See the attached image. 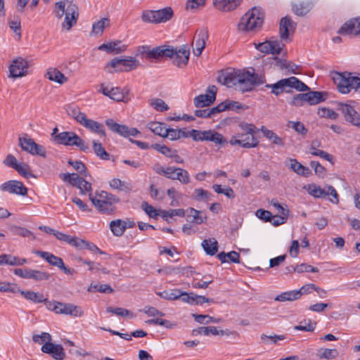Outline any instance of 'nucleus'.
I'll list each match as a JSON object with an SVG mask.
<instances>
[{
  "instance_id": "obj_1",
  "label": "nucleus",
  "mask_w": 360,
  "mask_h": 360,
  "mask_svg": "<svg viewBox=\"0 0 360 360\" xmlns=\"http://www.w3.org/2000/svg\"><path fill=\"white\" fill-rule=\"evenodd\" d=\"M217 80L221 84L241 92L250 91L255 86L266 82L264 75L255 73L254 68H251V71L238 70L221 73L218 76Z\"/></svg>"
},
{
  "instance_id": "obj_2",
  "label": "nucleus",
  "mask_w": 360,
  "mask_h": 360,
  "mask_svg": "<svg viewBox=\"0 0 360 360\" xmlns=\"http://www.w3.org/2000/svg\"><path fill=\"white\" fill-rule=\"evenodd\" d=\"M238 127L241 129V132L231 137L229 141L230 144L233 146L238 145L245 148L257 147L259 141L254 135L256 131V127L252 124L245 122H240Z\"/></svg>"
},
{
  "instance_id": "obj_3",
  "label": "nucleus",
  "mask_w": 360,
  "mask_h": 360,
  "mask_svg": "<svg viewBox=\"0 0 360 360\" xmlns=\"http://www.w3.org/2000/svg\"><path fill=\"white\" fill-rule=\"evenodd\" d=\"M265 87L271 89V93L276 96H278L283 92L290 93L292 89H295L299 91H307L309 90V87L307 84L295 77L280 79L274 84H266Z\"/></svg>"
},
{
  "instance_id": "obj_4",
  "label": "nucleus",
  "mask_w": 360,
  "mask_h": 360,
  "mask_svg": "<svg viewBox=\"0 0 360 360\" xmlns=\"http://www.w3.org/2000/svg\"><path fill=\"white\" fill-rule=\"evenodd\" d=\"M330 76L340 93L348 94L352 89L360 91V77H352L351 73L347 72H332Z\"/></svg>"
},
{
  "instance_id": "obj_5",
  "label": "nucleus",
  "mask_w": 360,
  "mask_h": 360,
  "mask_svg": "<svg viewBox=\"0 0 360 360\" xmlns=\"http://www.w3.org/2000/svg\"><path fill=\"white\" fill-rule=\"evenodd\" d=\"M263 20V12L260 9L253 7L241 18L238 27L241 31L256 32L262 27Z\"/></svg>"
},
{
  "instance_id": "obj_6",
  "label": "nucleus",
  "mask_w": 360,
  "mask_h": 360,
  "mask_svg": "<svg viewBox=\"0 0 360 360\" xmlns=\"http://www.w3.org/2000/svg\"><path fill=\"white\" fill-rule=\"evenodd\" d=\"M153 170L157 174L162 175L168 179L172 180H178L182 184H188L190 182V176L188 171L180 167H163L159 164H157L153 167Z\"/></svg>"
},
{
  "instance_id": "obj_7",
  "label": "nucleus",
  "mask_w": 360,
  "mask_h": 360,
  "mask_svg": "<svg viewBox=\"0 0 360 360\" xmlns=\"http://www.w3.org/2000/svg\"><path fill=\"white\" fill-rule=\"evenodd\" d=\"M307 193L315 198H326L327 196H332L329 200L333 204H338L339 195L335 188L327 185L324 188L315 184H310L304 187Z\"/></svg>"
},
{
  "instance_id": "obj_8",
  "label": "nucleus",
  "mask_w": 360,
  "mask_h": 360,
  "mask_svg": "<svg viewBox=\"0 0 360 360\" xmlns=\"http://www.w3.org/2000/svg\"><path fill=\"white\" fill-rule=\"evenodd\" d=\"M328 94L325 91H309L295 96L290 103L295 106H302L305 103L309 105H316L326 100Z\"/></svg>"
},
{
  "instance_id": "obj_9",
  "label": "nucleus",
  "mask_w": 360,
  "mask_h": 360,
  "mask_svg": "<svg viewBox=\"0 0 360 360\" xmlns=\"http://www.w3.org/2000/svg\"><path fill=\"white\" fill-rule=\"evenodd\" d=\"M55 141L58 144L65 146H75L82 151L89 152L88 144L73 131H63L55 136Z\"/></svg>"
},
{
  "instance_id": "obj_10",
  "label": "nucleus",
  "mask_w": 360,
  "mask_h": 360,
  "mask_svg": "<svg viewBox=\"0 0 360 360\" xmlns=\"http://www.w3.org/2000/svg\"><path fill=\"white\" fill-rule=\"evenodd\" d=\"M174 15L171 7H165L157 11H146L141 15L143 22L150 23H161L169 20Z\"/></svg>"
},
{
  "instance_id": "obj_11",
  "label": "nucleus",
  "mask_w": 360,
  "mask_h": 360,
  "mask_svg": "<svg viewBox=\"0 0 360 360\" xmlns=\"http://www.w3.org/2000/svg\"><path fill=\"white\" fill-rule=\"evenodd\" d=\"M34 254L45 259L50 265L54 266L62 270L65 274L72 275L75 273L74 269L67 267L62 258L57 257L49 252L36 250Z\"/></svg>"
},
{
  "instance_id": "obj_12",
  "label": "nucleus",
  "mask_w": 360,
  "mask_h": 360,
  "mask_svg": "<svg viewBox=\"0 0 360 360\" xmlns=\"http://www.w3.org/2000/svg\"><path fill=\"white\" fill-rule=\"evenodd\" d=\"M208 30L205 27H201L195 31L193 39L192 44L193 53L196 56H200L206 46V41L208 40Z\"/></svg>"
},
{
  "instance_id": "obj_13",
  "label": "nucleus",
  "mask_w": 360,
  "mask_h": 360,
  "mask_svg": "<svg viewBox=\"0 0 360 360\" xmlns=\"http://www.w3.org/2000/svg\"><path fill=\"white\" fill-rule=\"evenodd\" d=\"M217 91V89L214 85L209 86L205 94H200L194 98V105L196 108L210 106L216 99Z\"/></svg>"
},
{
  "instance_id": "obj_14",
  "label": "nucleus",
  "mask_w": 360,
  "mask_h": 360,
  "mask_svg": "<svg viewBox=\"0 0 360 360\" xmlns=\"http://www.w3.org/2000/svg\"><path fill=\"white\" fill-rule=\"evenodd\" d=\"M105 124L112 131L124 137L136 136L140 134L136 128H129L126 125L120 124L112 119L106 120Z\"/></svg>"
},
{
  "instance_id": "obj_15",
  "label": "nucleus",
  "mask_w": 360,
  "mask_h": 360,
  "mask_svg": "<svg viewBox=\"0 0 360 360\" xmlns=\"http://www.w3.org/2000/svg\"><path fill=\"white\" fill-rule=\"evenodd\" d=\"M19 144L23 150L32 155H38L46 158L45 148L42 146L35 143L33 139L26 137L19 138Z\"/></svg>"
},
{
  "instance_id": "obj_16",
  "label": "nucleus",
  "mask_w": 360,
  "mask_h": 360,
  "mask_svg": "<svg viewBox=\"0 0 360 360\" xmlns=\"http://www.w3.org/2000/svg\"><path fill=\"white\" fill-rule=\"evenodd\" d=\"M174 53L170 57L173 58V64L179 68H184L188 64L190 50L188 45H183L179 50L173 49Z\"/></svg>"
},
{
  "instance_id": "obj_17",
  "label": "nucleus",
  "mask_w": 360,
  "mask_h": 360,
  "mask_svg": "<svg viewBox=\"0 0 360 360\" xmlns=\"http://www.w3.org/2000/svg\"><path fill=\"white\" fill-rule=\"evenodd\" d=\"M41 349L42 352L51 355L55 360H64L66 356L64 348L61 345L45 342Z\"/></svg>"
},
{
  "instance_id": "obj_18",
  "label": "nucleus",
  "mask_w": 360,
  "mask_h": 360,
  "mask_svg": "<svg viewBox=\"0 0 360 360\" xmlns=\"http://www.w3.org/2000/svg\"><path fill=\"white\" fill-rule=\"evenodd\" d=\"M339 105V110L344 115L345 120L354 126L360 127V115L354 107L346 103H340Z\"/></svg>"
},
{
  "instance_id": "obj_19",
  "label": "nucleus",
  "mask_w": 360,
  "mask_h": 360,
  "mask_svg": "<svg viewBox=\"0 0 360 360\" xmlns=\"http://www.w3.org/2000/svg\"><path fill=\"white\" fill-rule=\"evenodd\" d=\"M179 300L189 304L202 305L206 302H212L213 300L193 292H186L179 290Z\"/></svg>"
},
{
  "instance_id": "obj_20",
  "label": "nucleus",
  "mask_w": 360,
  "mask_h": 360,
  "mask_svg": "<svg viewBox=\"0 0 360 360\" xmlns=\"http://www.w3.org/2000/svg\"><path fill=\"white\" fill-rule=\"evenodd\" d=\"M297 27V23L290 17L285 16L281 19L279 24V34L282 40L286 41L290 34H293Z\"/></svg>"
},
{
  "instance_id": "obj_21",
  "label": "nucleus",
  "mask_w": 360,
  "mask_h": 360,
  "mask_svg": "<svg viewBox=\"0 0 360 360\" xmlns=\"http://www.w3.org/2000/svg\"><path fill=\"white\" fill-rule=\"evenodd\" d=\"M0 189L2 191H6L10 193L26 195L27 194V188L23 184L19 181L10 180L7 182L2 184L0 186Z\"/></svg>"
},
{
  "instance_id": "obj_22",
  "label": "nucleus",
  "mask_w": 360,
  "mask_h": 360,
  "mask_svg": "<svg viewBox=\"0 0 360 360\" xmlns=\"http://www.w3.org/2000/svg\"><path fill=\"white\" fill-rule=\"evenodd\" d=\"M340 34H353L355 36L360 34V17L352 18L345 22L338 30Z\"/></svg>"
},
{
  "instance_id": "obj_23",
  "label": "nucleus",
  "mask_w": 360,
  "mask_h": 360,
  "mask_svg": "<svg viewBox=\"0 0 360 360\" xmlns=\"http://www.w3.org/2000/svg\"><path fill=\"white\" fill-rule=\"evenodd\" d=\"M283 46L284 44L283 43L275 40L265 41L264 42L259 43L256 46V48L262 53L278 55L281 52Z\"/></svg>"
},
{
  "instance_id": "obj_24",
  "label": "nucleus",
  "mask_w": 360,
  "mask_h": 360,
  "mask_svg": "<svg viewBox=\"0 0 360 360\" xmlns=\"http://www.w3.org/2000/svg\"><path fill=\"white\" fill-rule=\"evenodd\" d=\"M27 70V62L22 58L15 59L9 67L11 77L17 78L25 75Z\"/></svg>"
},
{
  "instance_id": "obj_25",
  "label": "nucleus",
  "mask_w": 360,
  "mask_h": 360,
  "mask_svg": "<svg viewBox=\"0 0 360 360\" xmlns=\"http://www.w3.org/2000/svg\"><path fill=\"white\" fill-rule=\"evenodd\" d=\"M79 16L78 8L76 4L67 6L65 21L62 24L63 28L69 30L76 24Z\"/></svg>"
},
{
  "instance_id": "obj_26",
  "label": "nucleus",
  "mask_w": 360,
  "mask_h": 360,
  "mask_svg": "<svg viewBox=\"0 0 360 360\" xmlns=\"http://www.w3.org/2000/svg\"><path fill=\"white\" fill-rule=\"evenodd\" d=\"M127 46L122 44L121 41L117 40L102 44L98 48L100 51H103L108 53H121L127 49Z\"/></svg>"
},
{
  "instance_id": "obj_27",
  "label": "nucleus",
  "mask_w": 360,
  "mask_h": 360,
  "mask_svg": "<svg viewBox=\"0 0 360 360\" xmlns=\"http://www.w3.org/2000/svg\"><path fill=\"white\" fill-rule=\"evenodd\" d=\"M186 212V220L188 223L202 224L207 221V217L203 211L197 210L193 207H189Z\"/></svg>"
},
{
  "instance_id": "obj_28",
  "label": "nucleus",
  "mask_w": 360,
  "mask_h": 360,
  "mask_svg": "<svg viewBox=\"0 0 360 360\" xmlns=\"http://www.w3.org/2000/svg\"><path fill=\"white\" fill-rule=\"evenodd\" d=\"M173 52V48L169 46H160L153 49L146 53V58L148 59L155 58L158 59L160 57H171Z\"/></svg>"
},
{
  "instance_id": "obj_29",
  "label": "nucleus",
  "mask_w": 360,
  "mask_h": 360,
  "mask_svg": "<svg viewBox=\"0 0 360 360\" xmlns=\"http://www.w3.org/2000/svg\"><path fill=\"white\" fill-rule=\"evenodd\" d=\"M200 141H209L216 144H222L226 142V139L221 134L213 130L201 131Z\"/></svg>"
},
{
  "instance_id": "obj_30",
  "label": "nucleus",
  "mask_w": 360,
  "mask_h": 360,
  "mask_svg": "<svg viewBox=\"0 0 360 360\" xmlns=\"http://www.w3.org/2000/svg\"><path fill=\"white\" fill-rule=\"evenodd\" d=\"M109 197L108 200L94 205L99 212L104 214H110L115 210L114 204L117 202L119 199L115 195H110Z\"/></svg>"
},
{
  "instance_id": "obj_31",
  "label": "nucleus",
  "mask_w": 360,
  "mask_h": 360,
  "mask_svg": "<svg viewBox=\"0 0 360 360\" xmlns=\"http://www.w3.org/2000/svg\"><path fill=\"white\" fill-rule=\"evenodd\" d=\"M70 303H63L57 301H49L46 303L48 309L54 311L56 314L68 315L69 306Z\"/></svg>"
},
{
  "instance_id": "obj_32",
  "label": "nucleus",
  "mask_w": 360,
  "mask_h": 360,
  "mask_svg": "<svg viewBox=\"0 0 360 360\" xmlns=\"http://www.w3.org/2000/svg\"><path fill=\"white\" fill-rule=\"evenodd\" d=\"M81 124L94 133H98L103 137L106 136L103 126L98 122L88 119L86 117Z\"/></svg>"
},
{
  "instance_id": "obj_33",
  "label": "nucleus",
  "mask_w": 360,
  "mask_h": 360,
  "mask_svg": "<svg viewBox=\"0 0 360 360\" xmlns=\"http://www.w3.org/2000/svg\"><path fill=\"white\" fill-rule=\"evenodd\" d=\"M241 0H214V6L222 11H230L235 9Z\"/></svg>"
},
{
  "instance_id": "obj_34",
  "label": "nucleus",
  "mask_w": 360,
  "mask_h": 360,
  "mask_svg": "<svg viewBox=\"0 0 360 360\" xmlns=\"http://www.w3.org/2000/svg\"><path fill=\"white\" fill-rule=\"evenodd\" d=\"M45 77L49 80L63 84L68 81L63 73L59 71L57 68H50L47 70Z\"/></svg>"
},
{
  "instance_id": "obj_35",
  "label": "nucleus",
  "mask_w": 360,
  "mask_h": 360,
  "mask_svg": "<svg viewBox=\"0 0 360 360\" xmlns=\"http://www.w3.org/2000/svg\"><path fill=\"white\" fill-rule=\"evenodd\" d=\"M21 295L27 300L36 304L43 302L46 305V303L49 302L42 293L36 292L32 290H23L21 292Z\"/></svg>"
},
{
  "instance_id": "obj_36",
  "label": "nucleus",
  "mask_w": 360,
  "mask_h": 360,
  "mask_svg": "<svg viewBox=\"0 0 360 360\" xmlns=\"http://www.w3.org/2000/svg\"><path fill=\"white\" fill-rule=\"evenodd\" d=\"M260 131L262 132L264 136L269 141H271L274 145L280 146H283L285 145L283 139L279 137L276 133L268 129L264 126L261 127Z\"/></svg>"
},
{
  "instance_id": "obj_37",
  "label": "nucleus",
  "mask_w": 360,
  "mask_h": 360,
  "mask_svg": "<svg viewBox=\"0 0 360 360\" xmlns=\"http://www.w3.org/2000/svg\"><path fill=\"white\" fill-rule=\"evenodd\" d=\"M122 63L124 71L129 72L135 70L139 65V61L134 57H128L127 58H121V60H115L112 62V65L115 63Z\"/></svg>"
},
{
  "instance_id": "obj_38",
  "label": "nucleus",
  "mask_w": 360,
  "mask_h": 360,
  "mask_svg": "<svg viewBox=\"0 0 360 360\" xmlns=\"http://www.w3.org/2000/svg\"><path fill=\"white\" fill-rule=\"evenodd\" d=\"M311 8L312 4L310 2H299L292 4V10L295 15L304 16L310 11Z\"/></svg>"
},
{
  "instance_id": "obj_39",
  "label": "nucleus",
  "mask_w": 360,
  "mask_h": 360,
  "mask_svg": "<svg viewBox=\"0 0 360 360\" xmlns=\"http://www.w3.org/2000/svg\"><path fill=\"white\" fill-rule=\"evenodd\" d=\"M60 178L65 182L69 183L72 186L78 187L81 185L80 182L83 181V177H80L78 174L76 173H61L59 174Z\"/></svg>"
},
{
  "instance_id": "obj_40",
  "label": "nucleus",
  "mask_w": 360,
  "mask_h": 360,
  "mask_svg": "<svg viewBox=\"0 0 360 360\" xmlns=\"http://www.w3.org/2000/svg\"><path fill=\"white\" fill-rule=\"evenodd\" d=\"M202 247L209 255H214L218 251V243L214 238L205 239L202 242Z\"/></svg>"
},
{
  "instance_id": "obj_41",
  "label": "nucleus",
  "mask_w": 360,
  "mask_h": 360,
  "mask_svg": "<svg viewBox=\"0 0 360 360\" xmlns=\"http://www.w3.org/2000/svg\"><path fill=\"white\" fill-rule=\"evenodd\" d=\"M110 228L113 234L116 236H121L127 229V222L121 219L110 221Z\"/></svg>"
},
{
  "instance_id": "obj_42",
  "label": "nucleus",
  "mask_w": 360,
  "mask_h": 360,
  "mask_svg": "<svg viewBox=\"0 0 360 360\" xmlns=\"http://www.w3.org/2000/svg\"><path fill=\"white\" fill-rule=\"evenodd\" d=\"M290 168L297 174L307 177L311 174V170L297 162L295 159H290Z\"/></svg>"
},
{
  "instance_id": "obj_43",
  "label": "nucleus",
  "mask_w": 360,
  "mask_h": 360,
  "mask_svg": "<svg viewBox=\"0 0 360 360\" xmlns=\"http://www.w3.org/2000/svg\"><path fill=\"white\" fill-rule=\"evenodd\" d=\"M148 128L155 134L165 138L167 130L165 124L160 122H151L148 124Z\"/></svg>"
},
{
  "instance_id": "obj_44",
  "label": "nucleus",
  "mask_w": 360,
  "mask_h": 360,
  "mask_svg": "<svg viewBox=\"0 0 360 360\" xmlns=\"http://www.w3.org/2000/svg\"><path fill=\"white\" fill-rule=\"evenodd\" d=\"M300 297V292L297 290H291L282 292L277 295L275 298L276 301L278 302H285V301H295Z\"/></svg>"
},
{
  "instance_id": "obj_45",
  "label": "nucleus",
  "mask_w": 360,
  "mask_h": 360,
  "mask_svg": "<svg viewBox=\"0 0 360 360\" xmlns=\"http://www.w3.org/2000/svg\"><path fill=\"white\" fill-rule=\"evenodd\" d=\"M92 147L97 157L103 160L110 159V154L105 150L102 144L96 140L92 141Z\"/></svg>"
},
{
  "instance_id": "obj_46",
  "label": "nucleus",
  "mask_w": 360,
  "mask_h": 360,
  "mask_svg": "<svg viewBox=\"0 0 360 360\" xmlns=\"http://www.w3.org/2000/svg\"><path fill=\"white\" fill-rule=\"evenodd\" d=\"M165 137L169 138L172 141H176L180 138H187L188 134L186 129H172L167 128Z\"/></svg>"
},
{
  "instance_id": "obj_47",
  "label": "nucleus",
  "mask_w": 360,
  "mask_h": 360,
  "mask_svg": "<svg viewBox=\"0 0 360 360\" xmlns=\"http://www.w3.org/2000/svg\"><path fill=\"white\" fill-rule=\"evenodd\" d=\"M109 26L110 20L108 18H102L93 24L91 34H101L104 28Z\"/></svg>"
},
{
  "instance_id": "obj_48",
  "label": "nucleus",
  "mask_w": 360,
  "mask_h": 360,
  "mask_svg": "<svg viewBox=\"0 0 360 360\" xmlns=\"http://www.w3.org/2000/svg\"><path fill=\"white\" fill-rule=\"evenodd\" d=\"M8 229L14 234L22 237L32 238L35 239L34 233L26 228L18 226L15 225H9Z\"/></svg>"
},
{
  "instance_id": "obj_49",
  "label": "nucleus",
  "mask_w": 360,
  "mask_h": 360,
  "mask_svg": "<svg viewBox=\"0 0 360 360\" xmlns=\"http://www.w3.org/2000/svg\"><path fill=\"white\" fill-rule=\"evenodd\" d=\"M338 351L336 349L321 348L318 350L317 356L321 359H333L338 356Z\"/></svg>"
},
{
  "instance_id": "obj_50",
  "label": "nucleus",
  "mask_w": 360,
  "mask_h": 360,
  "mask_svg": "<svg viewBox=\"0 0 360 360\" xmlns=\"http://www.w3.org/2000/svg\"><path fill=\"white\" fill-rule=\"evenodd\" d=\"M110 186L114 189H117L119 191L125 192H129L131 190V186L130 184L122 181L120 179H112L110 181Z\"/></svg>"
},
{
  "instance_id": "obj_51",
  "label": "nucleus",
  "mask_w": 360,
  "mask_h": 360,
  "mask_svg": "<svg viewBox=\"0 0 360 360\" xmlns=\"http://www.w3.org/2000/svg\"><path fill=\"white\" fill-rule=\"evenodd\" d=\"M186 214V211L184 209L169 210H160V216L163 219L169 222L168 218H172L174 216L184 217Z\"/></svg>"
},
{
  "instance_id": "obj_52",
  "label": "nucleus",
  "mask_w": 360,
  "mask_h": 360,
  "mask_svg": "<svg viewBox=\"0 0 360 360\" xmlns=\"http://www.w3.org/2000/svg\"><path fill=\"white\" fill-rule=\"evenodd\" d=\"M106 311L108 313H112L117 316H120L122 317L129 316L131 319H134L136 317V314H134L128 309L121 307L113 308L112 307H108L106 308Z\"/></svg>"
},
{
  "instance_id": "obj_53",
  "label": "nucleus",
  "mask_w": 360,
  "mask_h": 360,
  "mask_svg": "<svg viewBox=\"0 0 360 360\" xmlns=\"http://www.w3.org/2000/svg\"><path fill=\"white\" fill-rule=\"evenodd\" d=\"M50 274L46 271L31 269L28 279H33L35 281H41L49 280Z\"/></svg>"
},
{
  "instance_id": "obj_54",
  "label": "nucleus",
  "mask_w": 360,
  "mask_h": 360,
  "mask_svg": "<svg viewBox=\"0 0 360 360\" xmlns=\"http://www.w3.org/2000/svg\"><path fill=\"white\" fill-rule=\"evenodd\" d=\"M149 104L157 111L165 112L169 110L167 104L161 98H152L149 101Z\"/></svg>"
},
{
  "instance_id": "obj_55",
  "label": "nucleus",
  "mask_w": 360,
  "mask_h": 360,
  "mask_svg": "<svg viewBox=\"0 0 360 360\" xmlns=\"http://www.w3.org/2000/svg\"><path fill=\"white\" fill-rule=\"evenodd\" d=\"M128 94V91H124L120 87H114L111 89L110 98L116 101H124Z\"/></svg>"
},
{
  "instance_id": "obj_56",
  "label": "nucleus",
  "mask_w": 360,
  "mask_h": 360,
  "mask_svg": "<svg viewBox=\"0 0 360 360\" xmlns=\"http://www.w3.org/2000/svg\"><path fill=\"white\" fill-rule=\"evenodd\" d=\"M115 60H121V58H114L110 60V62L104 67V70L108 73H113L115 72H123L124 69L122 65V63H115V66L112 65V62Z\"/></svg>"
},
{
  "instance_id": "obj_57",
  "label": "nucleus",
  "mask_w": 360,
  "mask_h": 360,
  "mask_svg": "<svg viewBox=\"0 0 360 360\" xmlns=\"http://www.w3.org/2000/svg\"><path fill=\"white\" fill-rule=\"evenodd\" d=\"M96 196H94L91 193H89V199L94 205L108 200V198H110L109 196L112 195V194L103 191L100 193L96 192Z\"/></svg>"
},
{
  "instance_id": "obj_58",
  "label": "nucleus",
  "mask_w": 360,
  "mask_h": 360,
  "mask_svg": "<svg viewBox=\"0 0 360 360\" xmlns=\"http://www.w3.org/2000/svg\"><path fill=\"white\" fill-rule=\"evenodd\" d=\"M193 335H209L210 334L217 335H218V330L215 326L208 327H199L196 329L193 330Z\"/></svg>"
},
{
  "instance_id": "obj_59",
  "label": "nucleus",
  "mask_w": 360,
  "mask_h": 360,
  "mask_svg": "<svg viewBox=\"0 0 360 360\" xmlns=\"http://www.w3.org/2000/svg\"><path fill=\"white\" fill-rule=\"evenodd\" d=\"M180 289H172L170 290H164L158 292L156 294L160 297L167 300H179V293Z\"/></svg>"
},
{
  "instance_id": "obj_60",
  "label": "nucleus",
  "mask_w": 360,
  "mask_h": 360,
  "mask_svg": "<svg viewBox=\"0 0 360 360\" xmlns=\"http://www.w3.org/2000/svg\"><path fill=\"white\" fill-rule=\"evenodd\" d=\"M194 320L201 324H208L210 323H218L220 321V319H215L209 315L196 314H193Z\"/></svg>"
},
{
  "instance_id": "obj_61",
  "label": "nucleus",
  "mask_w": 360,
  "mask_h": 360,
  "mask_svg": "<svg viewBox=\"0 0 360 360\" xmlns=\"http://www.w3.org/2000/svg\"><path fill=\"white\" fill-rule=\"evenodd\" d=\"M68 113L80 124L82 123L83 120L86 117V115L84 112H81L80 109L78 107L70 108V109L68 111Z\"/></svg>"
},
{
  "instance_id": "obj_62",
  "label": "nucleus",
  "mask_w": 360,
  "mask_h": 360,
  "mask_svg": "<svg viewBox=\"0 0 360 360\" xmlns=\"http://www.w3.org/2000/svg\"><path fill=\"white\" fill-rule=\"evenodd\" d=\"M68 163L73 167V168L83 176H87L88 173L86 169L85 165L81 161H73L69 160Z\"/></svg>"
},
{
  "instance_id": "obj_63",
  "label": "nucleus",
  "mask_w": 360,
  "mask_h": 360,
  "mask_svg": "<svg viewBox=\"0 0 360 360\" xmlns=\"http://www.w3.org/2000/svg\"><path fill=\"white\" fill-rule=\"evenodd\" d=\"M194 193L196 194L195 199L197 200L210 201L212 200L213 195L202 188L195 189Z\"/></svg>"
},
{
  "instance_id": "obj_64",
  "label": "nucleus",
  "mask_w": 360,
  "mask_h": 360,
  "mask_svg": "<svg viewBox=\"0 0 360 360\" xmlns=\"http://www.w3.org/2000/svg\"><path fill=\"white\" fill-rule=\"evenodd\" d=\"M32 340L35 343L44 344L45 342H51L52 338L49 333L44 332L41 335L34 334L32 336Z\"/></svg>"
}]
</instances>
